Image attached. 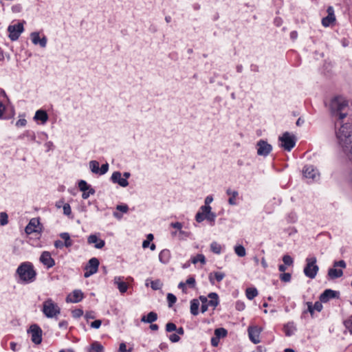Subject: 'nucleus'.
<instances>
[{
	"mask_svg": "<svg viewBox=\"0 0 352 352\" xmlns=\"http://www.w3.org/2000/svg\"><path fill=\"white\" fill-rule=\"evenodd\" d=\"M26 120L25 119H19L16 123V126L18 127L24 126L26 124Z\"/></svg>",
	"mask_w": 352,
	"mask_h": 352,
	"instance_id": "57",
	"label": "nucleus"
},
{
	"mask_svg": "<svg viewBox=\"0 0 352 352\" xmlns=\"http://www.w3.org/2000/svg\"><path fill=\"white\" fill-rule=\"evenodd\" d=\"M208 297L210 300H208V305L213 307H217L219 303L217 294L216 293H210Z\"/></svg>",
	"mask_w": 352,
	"mask_h": 352,
	"instance_id": "30",
	"label": "nucleus"
},
{
	"mask_svg": "<svg viewBox=\"0 0 352 352\" xmlns=\"http://www.w3.org/2000/svg\"><path fill=\"white\" fill-rule=\"evenodd\" d=\"M108 169H109V165L107 163L102 164L101 168H99V174L100 175L105 174L108 171Z\"/></svg>",
	"mask_w": 352,
	"mask_h": 352,
	"instance_id": "51",
	"label": "nucleus"
},
{
	"mask_svg": "<svg viewBox=\"0 0 352 352\" xmlns=\"http://www.w3.org/2000/svg\"><path fill=\"white\" fill-rule=\"evenodd\" d=\"M261 333V329L256 326L249 327L248 334L250 340L254 344L260 342L259 336Z\"/></svg>",
	"mask_w": 352,
	"mask_h": 352,
	"instance_id": "14",
	"label": "nucleus"
},
{
	"mask_svg": "<svg viewBox=\"0 0 352 352\" xmlns=\"http://www.w3.org/2000/svg\"><path fill=\"white\" fill-rule=\"evenodd\" d=\"M157 319V315L155 312L151 311L146 316H143L141 321L146 323H152Z\"/></svg>",
	"mask_w": 352,
	"mask_h": 352,
	"instance_id": "24",
	"label": "nucleus"
},
{
	"mask_svg": "<svg viewBox=\"0 0 352 352\" xmlns=\"http://www.w3.org/2000/svg\"><path fill=\"white\" fill-rule=\"evenodd\" d=\"M214 275L216 280L218 282L221 281L225 276V274L223 273L219 272H214Z\"/></svg>",
	"mask_w": 352,
	"mask_h": 352,
	"instance_id": "52",
	"label": "nucleus"
},
{
	"mask_svg": "<svg viewBox=\"0 0 352 352\" xmlns=\"http://www.w3.org/2000/svg\"><path fill=\"white\" fill-rule=\"evenodd\" d=\"M284 331L287 336L292 335L296 330V327L293 322H289L284 325Z\"/></svg>",
	"mask_w": 352,
	"mask_h": 352,
	"instance_id": "29",
	"label": "nucleus"
},
{
	"mask_svg": "<svg viewBox=\"0 0 352 352\" xmlns=\"http://www.w3.org/2000/svg\"><path fill=\"white\" fill-rule=\"evenodd\" d=\"M195 279L193 277H189L186 281V284L189 285L191 288H195Z\"/></svg>",
	"mask_w": 352,
	"mask_h": 352,
	"instance_id": "50",
	"label": "nucleus"
},
{
	"mask_svg": "<svg viewBox=\"0 0 352 352\" xmlns=\"http://www.w3.org/2000/svg\"><path fill=\"white\" fill-rule=\"evenodd\" d=\"M328 15L324 17L322 20V23L324 27L329 26L336 20L333 9L332 7H329L327 9Z\"/></svg>",
	"mask_w": 352,
	"mask_h": 352,
	"instance_id": "17",
	"label": "nucleus"
},
{
	"mask_svg": "<svg viewBox=\"0 0 352 352\" xmlns=\"http://www.w3.org/2000/svg\"><path fill=\"white\" fill-rule=\"evenodd\" d=\"M8 223V215L6 212H1L0 214V224L4 226Z\"/></svg>",
	"mask_w": 352,
	"mask_h": 352,
	"instance_id": "44",
	"label": "nucleus"
},
{
	"mask_svg": "<svg viewBox=\"0 0 352 352\" xmlns=\"http://www.w3.org/2000/svg\"><path fill=\"white\" fill-rule=\"evenodd\" d=\"M197 262H200L202 264L206 263V258L203 254H197L195 257L192 258V263L196 264Z\"/></svg>",
	"mask_w": 352,
	"mask_h": 352,
	"instance_id": "38",
	"label": "nucleus"
},
{
	"mask_svg": "<svg viewBox=\"0 0 352 352\" xmlns=\"http://www.w3.org/2000/svg\"><path fill=\"white\" fill-rule=\"evenodd\" d=\"M87 241L90 244L95 243V248L98 249H100L104 245V241L103 240L99 239L96 235L94 234L90 235L88 237Z\"/></svg>",
	"mask_w": 352,
	"mask_h": 352,
	"instance_id": "22",
	"label": "nucleus"
},
{
	"mask_svg": "<svg viewBox=\"0 0 352 352\" xmlns=\"http://www.w3.org/2000/svg\"><path fill=\"white\" fill-rule=\"evenodd\" d=\"M114 283L117 285L119 291L121 293H124L128 289V285L126 283L123 281L122 278L118 276L114 278Z\"/></svg>",
	"mask_w": 352,
	"mask_h": 352,
	"instance_id": "21",
	"label": "nucleus"
},
{
	"mask_svg": "<svg viewBox=\"0 0 352 352\" xmlns=\"http://www.w3.org/2000/svg\"><path fill=\"white\" fill-rule=\"evenodd\" d=\"M329 109L333 116L342 120L347 114L348 101L341 96L335 97L331 100Z\"/></svg>",
	"mask_w": 352,
	"mask_h": 352,
	"instance_id": "2",
	"label": "nucleus"
},
{
	"mask_svg": "<svg viewBox=\"0 0 352 352\" xmlns=\"http://www.w3.org/2000/svg\"><path fill=\"white\" fill-rule=\"evenodd\" d=\"M101 320H96L91 323V327L94 329H98L101 325Z\"/></svg>",
	"mask_w": 352,
	"mask_h": 352,
	"instance_id": "53",
	"label": "nucleus"
},
{
	"mask_svg": "<svg viewBox=\"0 0 352 352\" xmlns=\"http://www.w3.org/2000/svg\"><path fill=\"white\" fill-rule=\"evenodd\" d=\"M79 188L81 191H87L89 190V189H91L90 188V186H89L87 182L84 180H81L78 184Z\"/></svg>",
	"mask_w": 352,
	"mask_h": 352,
	"instance_id": "41",
	"label": "nucleus"
},
{
	"mask_svg": "<svg viewBox=\"0 0 352 352\" xmlns=\"http://www.w3.org/2000/svg\"><path fill=\"white\" fill-rule=\"evenodd\" d=\"M169 339L172 342H177L180 340V338L178 335L173 333L170 336Z\"/></svg>",
	"mask_w": 352,
	"mask_h": 352,
	"instance_id": "56",
	"label": "nucleus"
},
{
	"mask_svg": "<svg viewBox=\"0 0 352 352\" xmlns=\"http://www.w3.org/2000/svg\"><path fill=\"white\" fill-rule=\"evenodd\" d=\"M98 266H99L98 259L96 258H91L89 261L88 264L85 267V272L84 276L85 278H87V277H89L90 276H91L92 274L96 273L98 271Z\"/></svg>",
	"mask_w": 352,
	"mask_h": 352,
	"instance_id": "8",
	"label": "nucleus"
},
{
	"mask_svg": "<svg viewBox=\"0 0 352 352\" xmlns=\"http://www.w3.org/2000/svg\"><path fill=\"white\" fill-rule=\"evenodd\" d=\"M346 328L352 334V316L344 322Z\"/></svg>",
	"mask_w": 352,
	"mask_h": 352,
	"instance_id": "45",
	"label": "nucleus"
},
{
	"mask_svg": "<svg viewBox=\"0 0 352 352\" xmlns=\"http://www.w3.org/2000/svg\"><path fill=\"white\" fill-rule=\"evenodd\" d=\"M246 296L249 300H252L258 295V291L254 287H249L246 289Z\"/></svg>",
	"mask_w": 352,
	"mask_h": 352,
	"instance_id": "33",
	"label": "nucleus"
},
{
	"mask_svg": "<svg viewBox=\"0 0 352 352\" xmlns=\"http://www.w3.org/2000/svg\"><path fill=\"white\" fill-rule=\"evenodd\" d=\"M162 286V283L160 282V280H153L151 283V287L154 290H157V289H161Z\"/></svg>",
	"mask_w": 352,
	"mask_h": 352,
	"instance_id": "42",
	"label": "nucleus"
},
{
	"mask_svg": "<svg viewBox=\"0 0 352 352\" xmlns=\"http://www.w3.org/2000/svg\"><path fill=\"white\" fill-rule=\"evenodd\" d=\"M91 349L96 352H103V346L98 342L92 343Z\"/></svg>",
	"mask_w": 352,
	"mask_h": 352,
	"instance_id": "39",
	"label": "nucleus"
},
{
	"mask_svg": "<svg viewBox=\"0 0 352 352\" xmlns=\"http://www.w3.org/2000/svg\"><path fill=\"white\" fill-rule=\"evenodd\" d=\"M245 307V305L243 303V302H236V308L239 310V311H241L244 309Z\"/></svg>",
	"mask_w": 352,
	"mask_h": 352,
	"instance_id": "64",
	"label": "nucleus"
},
{
	"mask_svg": "<svg viewBox=\"0 0 352 352\" xmlns=\"http://www.w3.org/2000/svg\"><path fill=\"white\" fill-rule=\"evenodd\" d=\"M303 174L304 176L307 178L316 179L319 177V173L317 170H316L313 166H305L303 168Z\"/></svg>",
	"mask_w": 352,
	"mask_h": 352,
	"instance_id": "15",
	"label": "nucleus"
},
{
	"mask_svg": "<svg viewBox=\"0 0 352 352\" xmlns=\"http://www.w3.org/2000/svg\"><path fill=\"white\" fill-rule=\"evenodd\" d=\"M167 300H168V306L170 307L176 302L177 298L173 294H168V295H167Z\"/></svg>",
	"mask_w": 352,
	"mask_h": 352,
	"instance_id": "43",
	"label": "nucleus"
},
{
	"mask_svg": "<svg viewBox=\"0 0 352 352\" xmlns=\"http://www.w3.org/2000/svg\"><path fill=\"white\" fill-rule=\"evenodd\" d=\"M120 352H126V346L124 343H121L119 346Z\"/></svg>",
	"mask_w": 352,
	"mask_h": 352,
	"instance_id": "63",
	"label": "nucleus"
},
{
	"mask_svg": "<svg viewBox=\"0 0 352 352\" xmlns=\"http://www.w3.org/2000/svg\"><path fill=\"white\" fill-rule=\"evenodd\" d=\"M279 140L281 142V146L288 151H291L296 144L294 137L288 132H285L282 137L279 138Z\"/></svg>",
	"mask_w": 352,
	"mask_h": 352,
	"instance_id": "7",
	"label": "nucleus"
},
{
	"mask_svg": "<svg viewBox=\"0 0 352 352\" xmlns=\"http://www.w3.org/2000/svg\"><path fill=\"white\" fill-rule=\"evenodd\" d=\"M34 120L41 121L42 124L45 123L48 120V116L45 111L38 110L34 116Z\"/></svg>",
	"mask_w": 352,
	"mask_h": 352,
	"instance_id": "23",
	"label": "nucleus"
},
{
	"mask_svg": "<svg viewBox=\"0 0 352 352\" xmlns=\"http://www.w3.org/2000/svg\"><path fill=\"white\" fill-rule=\"evenodd\" d=\"M201 210L206 212V219L210 221H214L215 214L211 212V207L209 206H203L201 207Z\"/></svg>",
	"mask_w": 352,
	"mask_h": 352,
	"instance_id": "26",
	"label": "nucleus"
},
{
	"mask_svg": "<svg viewBox=\"0 0 352 352\" xmlns=\"http://www.w3.org/2000/svg\"><path fill=\"white\" fill-rule=\"evenodd\" d=\"M54 246L56 248H62L65 246V245L63 241L57 240L54 242Z\"/></svg>",
	"mask_w": 352,
	"mask_h": 352,
	"instance_id": "59",
	"label": "nucleus"
},
{
	"mask_svg": "<svg viewBox=\"0 0 352 352\" xmlns=\"http://www.w3.org/2000/svg\"><path fill=\"white\" fill-rule=\"evenodd\" d=\"M272 151V146L264 140H260L257 143V153L259 155H267Z\"/></svg>",
	"mask_w": 352,
	"mask_h": 352,
	"instance_id": "12",
	"label": "nucleus"
},
{
	"mask_svg": "<svg viewBox=\"0 0 352 352\" xmlns=\"http://www.w3.org/2000/svg\"><path fill=\"white\" fill-rule=\"evenodd\" d=\"M39 260L47 268L52 267L55 265L54 258H52L51 254L47 251L42 253Z\"/></svg>",
	"mask_w": 352,
	"mask_h": 352,
	"instance_id": "13",
	"label": "nucleus"
},
{
	"mask_svg": "<svg viewBox=\"0 0 352 352\" xmlns=\"http://www.w3.org/2000/svg\"><path fill=\"white\" fill-rule=\"evenodd\" d=\"M306 261L307 265L304 269V273L307 277L314 278L319 270L318 266L316 265V258H307Z\"/></svg>",
	"mask_w": 352,
	"mask_h": 352,
	"instance_id": "5",
	"label": "nucleus"
},
{
	"mask_svg": "<svg viewBox=\"0 0 352 352\" xmlns=\"http://www.w3.org/2000/svg\"><path fill=\"white\" fill-rule=\"evenodd\" d=\"M214 335L218 338L226 337L227 331L223 328H218L214 330Z\"/></svg>",
	"mask_w": 352,
	"mask_h": 352,
	"instance_id": "37",
	"label": "nucleus"
},
{
	"mask_svg": "<svg viewBox=\"0 0 352 352\" xmlns=\"http://www.w3.org/2000/svg\"><path fill=\"white\" fill-rule=\"evenodd\" d=\"M199 306V302L198 300L193 299L190 302V312L192 315L197 316L198 314V309Z\"/></svg>",
	"mask_w": 352,
	"mask_h": 352,
	"instance_id": "31",
	"label": "nucleus"
},
{
	"mask_svg": "<svg viewBox=\"0 0 352 352\" xmlns=\"http://www.w3.org/2000/svg\"><path fill=\"white\" fill-rule=\"evenodd\" d=\"M234 252L239 256L241 257L245 256L246 254L245 249L243 245H241L234 248Z\"/></svg>",
	"mask_w": 352,
	"mask_h": 352,
	"instance_id": "36",
	"label": "nucleus"
},
{
	"mask_svg": "<svg viewBox=\"0 0 352 352\" xmlns=\"http://www.w3.org/2000/svg\"><path fill=\"white\" fill-rule=\"evenodd\" d=\"M210 250L215 254H220L221 251V246L217 242H212L210 244Z\"/></svg>",
	"mask_w": 352,
	"mask_h": 352,
	"instance_id": "35",
	"label": "nucleus"
},
{
	"mask_svg": "<svg viewBox=\"0 0 352 352\" xmlns=\"http://www.w3.org/2000/svg\"><path fill=\"white\" fill-rule=\"evenodd\" d=\"M206 219V212H204L200 209V211H199L196 216L195 219L197 222H201Z\"/></svg>",
	"mask_w": 352,
	"mask_h": 352,
	"instance_id": "40",
	"label": "nucleus"
},
{
	"mask_svg": "<svg viewBox=\"0 0 352 352\" xmlns=\"http://www.w3.org/2000/svg\"><path fill=\"white\" fill-rule=\"evenodd\" d=\"M338 146L346 157L352 162V124L345 123L336 132Z\"/></svg>",
	"mask_w": 352,
	"mask_h": 352,
	"instance_id": "1",
	"label": "nucleus"
},
{
	"mask_svg": "<svg viewBox=\"0 0 352 352\" xmlns=\"http://www.w3.org/2000/svg\"><path fill=\"white\" fill-rule=\"evenodd\" d=\"M170 226H172L173 228H176L177 230H181L182 228V225L179 222L172 223L170 224Z\"/></svg>",
	"mask_w": 352,
	"mask_h": 352,
	"instance_id": "61",
	"label": "nucleus"
},
{
	"mask_svg": "<svg viewBox=\"0 0 352 352\" xmlns=\"http://www.w3.org/2000/svg\"><path fill=\"white\" fill-rule=\"evenodd\" d=\"M41 230V224L38 219H32L28 226L25 228V232L28 234H32L34 232H38Z\"/></svg>",
	"mask_w": 352,
	"mask_h": 352,
	"instance_id": "11",
	"label": "nucleus"
},
{
	"mask_svg": "<svg viewBox=\"0 0 352 352\" xmlns=\"http://www.w3.org/2000/svg\"><path fill=\"white\" fill-rule=\"evenodd\" d=\"M42 311L46 317L54 318L60 314V309L51 298H48L43 304Z\"/></svg>",
	"mask_w": 352,
	"mask_h": 352,
	"instance_id": "4",
	"label": "nucleus"
},
{
	"mask_svg": "<svg viewBox=\"0 0 352 352\" xmlns=\"http://www.w3.org/2000/svg\"><path fill=\"white\" fill-rule=\"evenodd\" d=\"M116 209L122 212H126L129 210V208L126 205H118Z\"/></svg>",
	"mask_w": 352,
	"mask_h": 352,
	"instance_id": "54",
	"label": "nucleus"
},
{
	"mask_svg": "<svg viewBox=\"0 0 352 352\" xmlns=\"http://www.w3.org/2000/svg\"><path fill=\"white\" fill-rule=\"evenodd\" d=\"M89 167L94 173H99V163L97 161L92 160L89 162Z\"/></svg>",
	"mask_w": 352,
	"mask_h": 352,
	"instance_id": "34",
	"label": "nucleus"
},
{
	"mask_svg": "<svg viewBox=\"0 0 352 352\" xmlns=\"http://www.w3.org/2000/svg\"><path fill=\"white\" fill-rule=\"evenodd\" d=\"M16 273L23 283H32L35 280L36 272L32 263L25 262L17 268Z\"/></svg>",
	"mask_w": 352,
	"mask_h": 352,
	"instance_id": "3",
	"label": "nucleus"
},
{
	"mask_svg": "<svg viewBox=\"0 0 352 352\" xmlns=\"http://www.w3.org/2000/svg\"><path fill=\"white\" fill-rule=\"evenodd\" d=\"M74 317H80L82 315L83 312L81 309H76L72 312Z\"/></svg>",
	"mask_w": 352,
	"mask_h": 352,
	"instance_id": "58",
	"label": "nucleus"
},
{
	"mask_svg": "<svg viewBox=\"0 0 352 352\" xmlns=\"http://www.w3.org/2000/svg\"><path fill=\"white\" fill-rule=\"evenodd\" d=\"M83 298V294L80 290H74L66 298L67 302H78Z\"/></svg>",
	"mask_w": 352,
	"mask_h": 352,
	"instance_id": "16",
	"label": "nucleus"
},
{
	"mask_svg": "<svg viewBox=\"0 0 352 352\" xmlns=\"http://www.w3.org/2000/svg\"><path fill=\"white\" fill-rule=\"evenodd\" d=\"M208 303L205 302L204 301L203 302L202 305H201V311L202 313H204L206 312L207 310H208Z\"/></svg>",
	"mask_w": 352,
	"mask_h": 352,
	"instance_id": "62",
	"label": "nucleus"
},
{
	"mask_svg": "<svg viewBox=\"0 0 352 352\" xmlns=\"http://www.w3.org/2000/svg\"><path fill=\"white\" fill-rule=\"evenodd\" d=\"M170 258V252L168 250H163L159 254V259L162 263H167Z\"/></svg>",
	"mask_w": 352,
	"mask_h": 352,
	"instance_id": "25",
	"label": "nucleus"
},
{
	"mask_svg": "<svg viewBox=\"0 0 352 352\" xmlns=\"http://www.w3.org/2000/svg\"><path fill=\"white\" fill-rule=\"evenodd\" d=\"M283 261L285 265H291L293 263L292 258L289 255H285L283 257Z\"/></svg>",
	"mask_w": 352,
	"mask_h": 352,
	"instance_id": "46",
	"label": "nucleus"
},
{
	"mask_svg": "<svg viewBox=\"0 0 352 352\" xmlns=\"http://www.w3.org/2000/svg\"><path fill=\"white\" fill-rule=\"evenodd\" d=\"M219 338H218L216 336L212 338V339H211V344L213 346H217L219 344Z\"/></svg>",
	"mask_w": 352,
	"mask_h": 352,
	"instance_id": "60",
	"label": "nucleus"
},
{
	"mask_svg": "<svg viewBox=\"0 0 352 352\" xmlns=\"http://www.w3.org/2000/svg\"><path fill=\"white\" fill-rule=\"evenodd\" d=\"M62 239L64 240V245L65 247L69 248L72 245V241L70 239V236L67 232H63L60 234Z\"/></svg>",
	"mask_w": 352,
	"mask_h": 352,
	"instance_id": "32",
	"label": "nucleus"
},
{
	"mask_svg": "<svg viewBox=\"0 0 352 352\" xmlns=\"http://www.w3.org/2000/svg\"><path fill=\"white\" fill-rule=\"evenodd\" d=\"M111 180L113 183H118L122 187H126L129 185L127 180L122 178L121 173L118 171L114 172L112 174Z\"/></svg>",
	"mask_w": 352,
	"mask_h": 352,
	"instance_id": "18",
	"label": "nucleus"
},
{
	"mask_svg": "<svg viewBox=\"0 0 352 352\" xmlns=\"http://www.w3.org/2000/svg\"><path fill=\"white\" fill-rule=\"evenodd\" d=\"M28 332L31 335V340L34 344H38L41 342L42 330L38 325H31Z\"/></svg>",
	"mask_w": 352,
	"mask_h": 352,
	"instance_id": "9",
	"label": "nucleus"
},
{
	"mask_svg": "<svg viewBox=\"0 0 352 352\" xmlns=\"http://www.w3.org/2000/svg\"><path fill=\"white\" fill-rule=\"evenodd\" d=\"M226 193L230 196L228 199V203L230 205H236V202L235 201L236 197L238 196V192L236 190H232L230 188L227 189Z\"/></svg>",
	"mask_w": 352,
	"mask_h": 352,
	"instance_id": "27",
	"label": "nucleus"
},
{
	"mask_svg": "<svg viewBox=\"0 0 352 352\" xmlns=\"http://www.w3.org/2000/svg\"><path fill=\"white\" fill-rule=\"evenodd\" d=\"M176 325L174 323L168 322L166 325V330L168 332H171L176 330Z\"/></svg>",
	"mask_w": 352,
	"mask_h": 352,
	"instance_id": "48",
	"label": "nucleus"
},
{
	"mask_svg": "<svg viewBox=\"0 0 352 352\" xmlns=\"http://www.w3.org/2000/svg\"><path fill=\"white\" fill-rule=\"evenodd\" d=\"M94 192L95 191L94 189H89V190L88 192L83 191L82 197L83 199H86L89 197L90 194L93 195L94 193Z\"/></svg>",
	"mask_w": 352,
	"mask_h": 352,
	"instance_id": "55",
	"label": "nucleus"
},
{
	"mask_svg": "<svg viewBox=\"0 0 352 352\" xmlns=\"http://www.w3.org/2000/svg\"><path fill=\"white\" fill-rule=\"evenodd\" d=\"M63 212L65 215L69 216L72 213L71 207L69 204H65L63 206Z\"/></svg>",
	"mask_w": 352,
	"mask_h": 352,
	"instance_id": "49",
	"label": "nucleus"
},
{
	"mask_svg": "<svg viewBox=\"0 0 352 352\" xmlns=\"http://www.w3.org/2000/svg\"><path fill=\"white\" fill-rule=\"evenodd\" d=\"M338 267L345 268L346 263L342 260L334 262L333 268H330L328 271V276L330 279L340 278L343 275V272L342 270L336 269Z\"/></svg>",
	"mask_w": 352,
	"mask_h": 352,
	"instance_id": "6",
	"label": "nucleus"
},
{
	"mask_svg": "<svg viewBox=\"0 0 352 352\" xmlns=\"http://www.w3.org/2000/svg\"><path fill=\"white\" fill-rule=\"evenodd\" d=\"M8 30L10 33L9 37L12 41H16L19 38L21 33L23 31V23H17L11 25L8 27Z\"/></svg>",
	"mask_w": 352,
	"mask_h": 352,
	"instance_id": "10",
	"label": "nucleus"
},
{
	"mask_svg": "<svg viewBox=\"0 0 352 352\" xmlns=\"http://www.w3.org/2000/svg\"><path fill=\"white\" fill-rule=\"evenodd\" d=\"M307 307L308 311L311 313V314H313L314 310L320 311L322 309V303L319 301L316 302L314 306L312 305L311 302H307Z\"/></svg>",
	"mask_w": 352,
	"mask_h": 352,
	"instance_id": "28",
	"label": "nucleus"
},
{
	"mask_svg": "<svg viewBox=\"0 0 352 352\" xmlns=\"http://www.w3.org/2000/svg\"><path fill=\"white\" fill-rule=\"evenodd\" d=\"M338 293L331 289H326L320 296V300L322 302H327L331 298H336Z\"/></svg>",
	"mask_w": 352,
	"mask_h": 352,
	"instance_id": "19",
	"label": "nucleus"
},
{
	"mask_svg": "<svg viewBox=\"0 0 352 352\" xmlns=\"http://www.w3.org/2000/svg\"><path fill=\"white\" fill-rule=\"evenodd\" d=\"M280 278L284 282H289L291 280V274L289 273H283L280 274Z\"/></svg>",
	"mask_w": 352,
	"mask_h": 352,
	"instance_id": "47",
	"label": "nucleus"
},
{
	"mask_svg": "<svg viewBox=\"0 0 352 352\" xmlns=\"http://www.w3.org/2000/svg\"><path fill=\"white\" fill-rule=\"evenodd\" d=\"M32 41L34 45H40L41 47H45L47 44V38L43 36L42 38H40L38 32H32L31 34Z\"/></svg>",
	"mask_w": 352,
	"mask_h": 352,
	"instance_id": "20",
	"label": "nucleus"
}]
</instances>
